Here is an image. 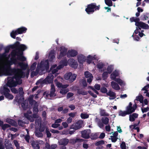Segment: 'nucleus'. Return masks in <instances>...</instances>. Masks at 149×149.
Wrapping results in <instances>:
<instances>
[{"label": "nucleus", "mask_w": 149, "mask_h": 149, "mask_svg": "<svg viewBox=\"0 0 149 149\" xmlns=\"http://www.w3.org/2000/svg\"><path fill=\"white\" fill-rule=\"evenodd\" d=\"M77 93L79 94H81L83 95H86L88 94V92L86 91H83L80 89H78L77 90Z\"/></svg>", "instance_id": "obj_38"}, {"label": "nucleus", "mask_w": 149, "mask_h": 149, "mask_svg": "<svg viewBox=\"0 0 149 149\" xmlns=\"http://www.w3.org/2000/svg\"><path fill=\"white\" fill-rule=\"evenodd\" d=\"M27 29L25 27L22 26L17 29L15 30H13L10 33V36L14 39L16 38V35L19 34H21L26 33Z\"/></svg>", "instance_id": "obj_5"}, {"label": "nucleus", "mask_w": 149, "mask_h": 149, "mask_svg": "<svg viewBox=\"0 0 149 149\" xmlns=\"http://www.w3.org/2000/svg\"><path fill=\"white\" fill-rule=\"evenodd\" d=\"M72 73L69 72L68 73H66L65 75V79L66 80H70L71 76Z\"/></svg>", "instance_id": "obj_40"}, {"label": "nucleus", "mask_w": 149, "mask_h": 149, "mask_svg": "<svg viewBox=\"0 0 149 149\" xmlns=\"http://www.w3.org/2000/svg\"><path fill=\"white\" fill-rule=\"evenodd\" d=\"M24 139L27 143H29L30 137L28 134H26L25 136Z\"/></svg>", "instance_id": "obj_55"}, {"label": "nucleus", "mask_w": 149, "mask_h": 149, "mask_svg": "<svg viewBox=\"0 0 149 149\" xmlns=\"http://www.w3.org/2000/svg\"><path fill=\"white\" fill-rule=\"evenodd\" d=\"M49 67V63L48 59L41 62L40 68L41 70H44L48 68Z\"/></svg>", "instance_id": "obj_12"}, {"label": "nucleus", "mask_w": 149, "mask_h": 149, "mask_svg": "<svg viewBox=\"0 0 149 149\" xmlns=\"http://www.w3.org/2000/svg\"><path fill=\"white\" fill-rule=\"evenodd\" d=\"M56 91L55 86L54 85H51V88L50 92L46 93L45 92V95L48 98V97L49 96L50 97H55L56 96L55 94V92Z\"/></svg>", "instance_id": "obj_13"}, {"label": "nucleus", "mask_w": 149, "mask_h": 149, "mask_svg": "<svg viewBox=\"0 0 149 149\" xmlns=\"http://www.w3.org/2000/svg\"><path fill=\"white\" fill-rule=\"evenodd\" d=\"M37 64V63L35 62L33 63L31 65L30 69L31 70H34L36 68V66Z\"/></svg>", "instance_id": "obj_52"}, {"label": "nucleus", "mask_w": 149, "mask_h": 149, "mask_svg": "<svg viewBox=\"0 0 149 149\" xmlns=\"http://www.w3.org/2000/svg\"><path fill=\"white\" fill-rule=\"evenodd\" d=\"M111 141L113 142H116L118 139L117 137L113 136H111Z\"/></svg>", "instance_id": "obj_63"}, {"label": "nucleus", "mask_w": 149, "mask_h": 149, "mask_svg": "<svg viewBox=\"0 0 149 149\" xmlns=\"http://www.w3.org/2000/svg\"><path fill=\"white\" fill-rule=\"evenodd\" d=\"M22 107L24 110H26L27 108L28 105L24 102H22Z\"/></svg>", "instance_id": "obj_48"}, {"label": "nucleus", "mask_w": 149, "mask_h": 149, "mask_svg": "<svg viewBox=\"0 0 149 149\" xmlns=\"http://www.w3.org/2000/svg\"><path fill=\"white\" fill-rule=\"evenodd\" d=\"M11 92L13 93H14L15 94H17V93H18V91L17 90V89L15 88H11Z\"/></svg>", "instance_id": "obj_56"}, {"label": "nucleus", "mask_w": 149, "mask_h": 149, "mask_svg": "<svg viewBox=\"0 0 149 149\" xmlns=\"http://www.w3.org/2000/svg\"><path fill=\"white\" fill-rule=\"evenodd\" d=\"M61 145L66 146L68 143L69 140L68 139H64L61 140Z\"/></svg>", "instance_id": "obj_30"}, {"label": "nucleus", "mask_w": 149, "mask_h": 149, "mask_svg": "<svg viewBox=\"0 0 149 149\" xmlns=\"http://www.w3.org/2000/svg\"><path fill=\"white\" fill-rule=\"evenodd\" d=\"M108 72L106 71L104 72L103 73L102 76L103 78L104 79H106L107 78L108 75Z\"/></svg>", "instance_id": "obj_47"}, {"label": "nucleus", "mask_w": 149, "mask_h": 149, "mask_svg": "<svg viewBox=\"0 0 149 149\" xmlns=\"http://www.w3.org/2000/svg\"><path fill=\"white\" fill-rule=\"evenodd\" d=\"M105 4L109 6H112V2L111 0H105Z\"/></svg>", "instance_id": "obj_42"}, {"label": "nucleus", "mask_w": 149, "mask_h": 149, "mask_svg": "<svg viewBox=\"0 0 149 149\" xmlns=\"http://www.w3.org/2000/svg\"><path fill=\"white\" fill-rule=\"evenodd\" d=\"M132 37L133 38H134V39L135 40L137 41H139L140 39L139 36L136 35H134V33L132 36Z\"/></svg>", "instance_id": "obj_57"}, {"label": "nucleus", "mask_w": 149, "mask_h": 149, "mask_svg": "<svg viewBox=\"0 0 149 149\" xmlns=\"http://www.w3.org/2000/svg\"><path fill=\"white\" fill-rule=\"evenodd\" d=\"M68 89H61L60 91V93L63 95L65 94L68 91Z\"/></svg>", "instance_id": "obj_49"}, {"label": "nucleus", "mask_w": 149, "mask_h": 149, "mask_svg": "<svg viewBox=\"0 0 149 149\" xmlns=\"http://www.w3.org/2000/svg\"><path fill=\"white\" fill-rule=\"evenodd\" d=\"M68 63L71 67L74 69L77 68L78 66L77 61L73 58H70L68 60Z\"/></svg>", "instance_id": "obj_14"}, {"label": "nucleus", "mask_w": 149, "mask_h": 149, "mask_svg": "<svg viewBox=\"0 0 149 149\" xmlns=\"http://www.w3.org/2000/svg\"><path fill=\"white\" fill-rule=\"evenodd\" d=\"M60 64L58 66L59 69L63 68L64 66H66L68 65V61L67 59L65 58L63 60H61L60 62Z\"/></svg>", "instance_id": "obj_16"}, {"label": "nucleus", "mask_w": 149, "mask_h": 149, "mask_svg": "<svg viewBox=\"0 0 149 149\" xmlns=\"http://www.w3.org/2000/svg\"><path fill=\"white\" fill-rule=\"evenodd\" d=\"M35 135L38 137H42L43 136V134L40 132H36Z\"/></svg>", "instance_id": "obj_45"}, {"label": "nucleus", "mask_w": 149, "mask_h": 149, "mask_svg": "<svg viewBox=\"0 0 149 149\" xmlns=\"http://www.w3.org/2000/svg\"><path fill=\"white\" fill-rule=\"evenodd\" d=\"M84 74L85 77L87 78L90 77L91 76H92V75L91 73L87 71L85 72Z\"/></svg>", "instance_id": "obj_51"}, {"label": "nucleus", "mask_w": 149, "mask_h": 149, "mask_svg": "<svg viewBox=\"0 0 149 149\" xmlns=\"http://www.w3.org/2000/svg\"><path fill=\"white\" fill-rule=\"evenodd\" d=\"M95 58L90 55L87 56V58L86 60V62L88 64H90L92 61L95 59Z\"/></svg>", "instance_id": "obj_26"}, {"label": "nucleus", "mask_w": 149, "mask_h": 149, "mask_svg": "<svg viewBox=\"0 0 149 149\" xmlns=\"http://www.w3.org/2000/svg\"><path fill=\"white\" fill-rule=\"evenodd\" d=\"M140 19L139 18L135 17V25L137 27L139 25V23L142 22L141 21H140Z\"/></svg>", "instance_id": "obj_46"}, {"label": "nucleus", "mask_w": 149, "mask_h": 149, "mask_svg": "<svg viewBox=\"0 0 149 149\" xmlns=\"http://www.w3.org/2000/svg\"><path fill=\"white\" fill-rule=\"evenodd\" d=\"M113 69V65H110L108 66L107 68V72H108V73L111 74L112 72Z\"/></svg>", "instance_id": "obj_34"}, {"label": "nucleus", "mask_w": 149, "mask_h": 149, "mask_svg": "<svg viewBox=\"0 0 149 149\" xmlns=\"http://www.w3.org/2000/svg\"><path fill=\"white\" fill-rule=\"evenodd\" d=\"M104 66V64L102 63H99L97 64V67L99 69L103 68Z\"/></svg>", "instance_id": "obj_59"}, {"label": "nucleus", "mask_w": 149, "mask_h": 149, "mask_svg": "<svg viewBox=\"0 0 149 149\" xmlns=\"http://www.w3.org/2000/svg\"><path fill=\"white\" fill-rule=\"evenodd\" d=\"M81 82L83 85L84 87H86L87 86V84L85 79H83L81 80Z\"/></svg>", "instance_id": "obj_60"}, {"label": "nucleus", "mask_w": 149, "mask_h": 149, "mask_svg": "<svg viewBox=\"0 0 149 149\" xmlns=\"http://www.w3.org/2000/svg\"><path fill=\"white\" fill-rule=\"evenodd\" d=\"M83 121L81 120H79L76 123H74L70 127L71 129H73L75 130H77L82 127Z\"/></svg>", "instance_id": "obj_10"}, {"label": "nucleus", "mask_w": 149, "mask_h": 149, "mask_svg": "<svg viewBox=\"0 0 149 149\" xmlns=\"http://www.w3.org/2000/svg\"><path fill=\"white\" fill-rule=\"evenodd\" d=\"M90 138L92 140L96 139L98 138V135L96 133L93 134L91 133L90 134Z\"/></svg>", "instance_id": "obj_33"}, {"label": "nucleus", "mask_w": 149, "mask_h": 149, "mask_svg": "<svg viewBox=\"0 0 149 149\" xmlns=\"http://www.w3.org/2000/svg\"><path fill=\"white\" fill-rule=\"evenodd\" d=\"M139 25L138 27H140L141 28L145 29H149V26L147 24L142 22L139 23Z\"/></svg>", "instance_id": "obj_21"}, {"label": "nucleus", "mask_w": 149, "mask_h": 149, "mask_svg": "<svg viewBox=\"0 0 149 149\" xmlns=\"http://www.w3.org/2000/svg\"><path fill=\"white\" fill-rule=\"evenodd\" d=\"M10 92V90L8 88L4 87L3 90L1 91L0 93L3 94L6 98L12 100L13 99L14 97L12 94L9 93Z\"/></svg>", "instance_id": "obj_8"}, {"label": "nucleus", "mask_w": 149, "mask_h": 149, "mask_svg": "<svg viewBox=\"0 0 149 149\" xmlns=\"http://www.w3.org/2000/svg\"><path fill=\"white\" fill-rule=\"evenodd\" d=\"M61 69H59V68L58 67V66H57L56 68L52 70V72L53 74H54L57 72L59 70H60Z\"/></svg>", "instance_id": "obj_58"}, {"label": "nucleus", "mask_w": 149, "mask_h": 149, "mask_svg": "<svg viewBox=\"0 0 149 149\" xmlns=\"http://www.w3.org/2000/svg\"><path fill=\"white\" fill-rule=\"evenodd\" d=\"M100 115L102 116H109V114L105 112V111L104 109H101L100 112Z\"/></svg>", "instance_id": "obj_31"}, {"label": "nucleus", "mask_w": 149, "mask_h": 149, "mask_svg": "<svg viewBox=\"0 0 149 149\" xmlns=\"http://www.w3.org/2000/svg\"><path fill=\"white\" fill-rule=\"evenodd\" d=\"M21 69L22 71V70H25L27 68L28 65L27 64L24 63L23 62H19L17 63Z\"/></svg>", "instance_id": "obj_17"}, {"label": "nucleus", "mask_w": 149, "mask_h": 149, "mask_svg": "<svg viewBox=\"0 0 149 149\" xmlns=\"http://www.w3.org/2000/svg\"><path fill=\"white\" fill-rule=\"evenodd\" d=\"M78 52L74 49L69 50L67 53V57L68 58L74 57L75 56L78 54Z\"/></svg>", "instance_id": "obj_15"}, {"label": "nucleus", "mask_w": 149, "mask_h": 149, "mask_svg": "<svg viewBox=\"0 0 149 149\" xmlns=\"http://www.w3.org/2000/svg\"><path fill=\"white\" fill-rule=\"evenodd\" d=\"M120 147L122 149H126V144L125 142H122L120 144Z\"/></svg>", "instance_id": "obj_62"}, {"label": "nucleus", "mask_w": 149, "mask_h": 149, "mask_svg": "<svg viewBox=\"0 0 149 149\" xmlns=\"http://www.w3.org/2000/svg\"><path fill=\"white\" fill-rule=\"evenodd\" d=\"M13 142L15 145L16 147L17 148L19 149V145L17 141L16 140H15L13 141Z\"/></svg>", "instance_id": "obj_54"}, {"label": "nucleus", "mask_w": 149, "mask_h": 149, "mask_svg": "<svg viewBox=\"0 0 149 149\" xmlns=\"http://www.w3.org/2000/svg\"><path fill=\"white\" fill-rule=\"evenodd\" d=\"M33 113H38V106L35 105L33 107Z\"/></svg>", "instance_id": "obj_39"}, {"label": "nucleus", "mask_w": 149, "mask_h": 149, "mask_svg": "<svg viewBox=\"0 0 149 149\" xmlns=\"http://www.w3.org/2000/svg\"><path fill=\"white\" fill-rule=\"evenodd\" d=\"M53 78L54 76L52 74H49L44 79H40L38 80L36 83V84L38 85L39 84H47L51 83L53 82Z\"/></svg>", "instance_id": "obj_6"}, {"label": "nucleus", "mask_w": 149, "mask_h": 149, "mask_svg": "<svg viewBox=\"0 0 149 149\" xmlns=\"http://www.w3.org/2000/svg\"><path fill=\"white\" fill-rule=\"evenodd\" d=\"M84 140L82 139L76 138L75 139H73L72 140V142L73 144H75L76 143H80L84 141Z\"/></svg>", "instance_id": "obj_27"}, {"label": "nucleus", "mask_w": 149, "mask_h": 149, "mask_svg": "<svg viewBox=\"0 0 149 149\" xmlns=\"http://www.w3.org/2000/svg\"><path fill=\"white\" fill-rule=\"evenodd\" d=\"M106 94L107 95L109 96L110 97H114L113 98H109L110 100H113L115 98L116 95L115 93L111 91H109L108 92H107Z\"/></svg>", "instance_id": "obj_25"}, {"label": "nucleus", "mask_w": 149, "mask_h": 149, "mask_svg": "<svg viewBox=\"0 0 149 149\" xmlns=\"http://www.w3.org/2000/svg\"><path fill=\"white\" fill-rule=\"evenodd\" d=\"M100 92L103 93H107V90L104 87H102L100 89Z\"/></svg>", "instance_id": "obj_43"}, {"label": "nucleus", "mask_w": 149, "mask_h": 149, "mask_svg": "<svg viewBox=\"0 0 149 149\" xmlns=\"http://www.w3.org/2000/svg\"><path fill=\"white\" fill-rule=\"evenodd\" d=\"M138 114L136 113H133L132 114H130L129 116V120L131 122L135 120V118L138 117Z\"/></svg>", "instance_id": "obj_23"}, {"label": "nucleus", "mask_w": 149, "mask_h": 149, "mask_svg": "<svg viewBox=\"0 0 149 149\" xmlns=\"http://www.w3.org/2000/svg\"><path fill=\"white\" fill-rule=\"evenodd\" d=\"M10 48L15 49L14 50H16L17 52H23L27 49V47L24 45L20 44L18 41H16L14 44L10 45L7 46L5 48V53L3 54L4 55L5 54L8 53L9 52Z\"/></svg>", "instance_id": "obj_3"}, {"label": "nucleus", "mask_w": 149, "mask_h": 149, "mask_svg": "<svg viewBox=\"0 0 149 149\" xmlns=\"http://www.w3.org/2000/svg\"><path fill=\"white\" fill-rule=\"evenodd\" d=\"M100 5L96 6L95 3H91L87 6V7L85 9V11L88 14H90L94 13L95 11L99 10L100 9Z\"/></svg>", "instance_id": "obj_4"}, {"label": "nucleus", "mask_w": 149, "mask_h": 149, "mask_svg": "<svg viewBox=\"0 0 149 149\" xmlns=\"http://www.w3.org/2000/svg\"><path fill=\"white\" fill-rule=\"evenodd\" d=\"M60 52L58 55L57 57L58 59H61L62 57L65 56L67 54V49L64 47H60Z\"/></svg>", "instance_id": "obj_11"}, {"label": "nucleus", "mask_w": 149, "mask_h": 149, "mask_svg": "<svg viewBox=\"0 0 149 149\" xmlns=\"http://www.w3.org/2000/svg\"><path fill=\"white\" fill-rule=\"evenodd\" d=\"M115 81L117 82L121 86L123 84L122 80L120 78H117Z\"/></svg>", "instance_id": "obj_53"}, {"label": "nucleus", "mask_w": 149, "mask_h": 149, "mask_svg": "<svg viewBox=\"0 0 149 149\" xmlns=\"http://www.w3.org/2000/svg\"><path fill=\"white\" fill-rule=\"evenodd\" d=\"M10 127V126L9 125L7 124H4V123L1 126L2 129L4 131L6 129L9 128Z\"/></svg>", "instance_id": "obj_37"}, {"label": "nucleus", "mask_w": 149, "mask_h": 149, "mask_svg": "<svg viewBox=\"0 0 149 149\" xmlns=\"http://www.w3.org/2000/svg\"><path fill=\"white\" fill-rule=\"evenodd\" d=\"M18 92H19V94L21 95H23L24 93L23 91V88L22 87H20L19 89Z\"/></svg>", "instance_id": "obj_61"}, {"label": "nucleus", "mask_w": 149, "mask_h": 149, "mask_svg": "<svg viewBox=\"0 0 149 149\" xmlns=\"http://www.w3.org/2000/svg\"><path fill=\"white\" fill-rule=\"evenodd\" d=\"M133 105V107H127L126 111L129 114L132 113L134 112L135 110L137 108V106L136 104H135V107Z\"/></svg>", "instance_id": "obj_18"}, {"label": "nucleus", "mask_w": 149, "mask_h": 149, "mask_svg": "<svg viewBox=\"0 0 149 149\" xmlns=\"http://www.w3.org/2000/svg\"><path fill=\"white\" fill-rule=\"evenodd\" d=\"M77 77V75L75 74H71V77L70 79V82H73L74 81L76 78Z\"/></svg>", "instance_id": "obj_36"}, {"label": "nucleus", "mask_w": 149, "mask_h": 149, "mask_svg": "<svg viewBox=\"0 0 149 149\" xmlns=\"http://www.w3.org/2000/svg\"><path fill=\"white\" fill-rule=\"evenodd\" d=\"M80 116L81 118L85 119L88 118L89 116L86 113H81V114Z\"/></svg>", "instance_id": "obj_41"}, {"label": "nucleus", "mask_w": 149, "mask_h": 149, "mask_svg": "<svg viewBox=\"0 0 149 149\" xmlns=\"http://www.w3.org/2000/svg\"><path fill=\"white\" fill-rule=\"evenodd\" d=\"M6 122L12 126H15L17 124L15 121L12 119H9L6 120Z\"/></svg>", "instance_id": "obj_29"}, {"label": "nucleus", "mask_w": 149, "mask_h": 149, "mask_svg": "<svg viewBox=\"0 0 149 149\" xmlns=\"http://www.w3.org/2000/svg\"><path fill=\"white\" fill-rule=\"evenodd\" d=\"M149 110V108L148 107H147L146 108H141L142 112L143 113L148 111Z\"/></svg>", "instance_id": "obj_64"}, {"label": "nucleus", "mask_w": 149, "mask_h": 149, "mask_svg": "<svg viewBox=\"0 0 149 149\" xmlns=\"http://www.w3.org/2000/svg\"><path fill=\"white\" fill-rule=\"evenodd\" d=\"M18 123L19 126L22 127L26 123L22 120H18Z\"/></svg>", "instance_id": "obj_50"}, {"label": "nucleus", "mask_w": 149, "mask_h": 149, "mask_svg": "<svg viewBox=\"0 0 149 149\" xmlns=\"http://www.w3.org/2000/svg\"><path fill=\"white\" fill-rule=\"evenodd\" d=\"M91 130L90 129H86L81 132V136L84 139H88L90 138Z\"/></svg>", "instance_id": "obj_9"}, {"label": "nucleus", "mask_w": 149, "mask_h": 149, "mask_svg": "<svg viewBox=\"0 0 149 149\" xmlns=\"http://www.w3.org/2000/svg\"><path fill=\"white\" fill-rule=\"evenodd\" d=\"M139 25L138 27H140L141 28L145 29H149V26L147 24L142 22L139 23Z\"/></svg>", "instance_id": "obj_22"}, {"label": "nucleus", "mask_w": 149, "mask_h": 149, "mask_svg": "<svg viewBox=\"0 0 149 149\" xmlns=\"http://www.w3.org/2000/svg\"><path fill=\"white\" fill-rule=\"evenodd\" d=\"M141 18L142 20H145L149 18V13L144 14L141 16Z\"/></svg>", "instance_id": "obj_28"}, {"label": "nucleus", "mask_w": 149, "mask_h": 149, "mask_svg": "<svg viewBox=\"0 0 149 149\" xmlns=\"http://www.w3.org/2000/svg\"><path fill=\"white\" fill-rule=\"evenodd\" d=\"M78 61L80 63H83L86 60L85 57L82 54H80L77 56Z\"/></svg>", "instance_id": "obj_19"}, {"label": "nucleus", "mask_w": 149, "mask_h": 149, "mask_svg": "<svg viewBox=\"0 0 149 149\" xmlns=\"http://www.w3.org/2000/svg\"><path fill=\"white\" fill-rule=\"evenodd\" d=\"M31 145L34 149H40L39 143L37 141H33L31 143Z\"/></svg>", "instance_id": "obj_20"}, {"label": "nucleus", "mask_w": 149, "mask_h": 149, "mask_svg": "<svg viewBox=\"0 0 149 149\" xmlns=\"http://www.w3.org/2000/svg\"><path fill=\"white\" fill-rule=\"evenodd\" d=\"M129 114L127 111H123L120 110L119 112V115L122 116H125L126 115Z\"/></svg>", "instance_id": "obj_35"}, {"label": "nucleus", "mask_w": 149, "mask_h": 149, "mask_svg": "<svg viewBox=\"0 0 149 149\" xmlns=\"http://www.w3.org/2000/svg\"><path fill=\"white\" fill-rule=\"evenodd\" d=\"M109 118L106 117H102L101 120L98 119L97 121V124L98 126L100 128L104 126V125H107L109 123Z\"/></svg>", "instance_id": "obj_7"}, {"label": "nucleus", "mask_w": 149, "mask_h": 149, "mask_svg": "<svg viewBox=\"0 0 149 149\" xmlns=\"http://www.w3.org/2000/svg\"><path fill=\"white\" fill-rule=\"evenodd\" d=\"M104 141L102 140L97 142L95 144L96 146H98L104 144Z\"/></svg>", "instance_id": "obj_44"}, {"label": "nucleus", "mask_w": 149, "mask_h": 149, "mask_svg": "<svg viewBox=\"0 0 149 149\" xmlns=\"http://www.w3.org/2000/svg\"><path fill=\"white\" fill-rule=\"evenodd\" d=\"M10 76L14 75V76L9 79L7 83V86L10 88L15 87L18 85L22 84V80L21 78H24L25 76V73L23 72L22 74L19 72L16 73H12Z\"/></svg>", "instance_id": "obj_2"}, {"label": "nucleus", "mask_w": 149, "mask_h": 149, "mask_svg": "<svg viewBox=\"0 0 149 149\" xmlns=\"http://www.w3.org/2000/svg\"><path fill=\"white\" fill-rule=\"evenodd\" d=\"M136 100L139 101L141 103H143V97L142 95H139L136 97Z\"/></svg>", "instance_id": "obj_32"}, {"label": "nucleus", "mask_w": 149, "mask_h": 149, "mask_svg": "<svg viewBox=\"0 0 149 149\" xmlns=\"http://www.w3.org/2000/svg\"><path fill=\"white\" fill-rule=\"evenodd\" d=\"M23 52L13 50L11 53V57L10 61H8L0 68V75L2 74H5L7 75H12V73H16L17 72L21 74L23 73L24 72L21 69L18 68H11V66L13 64H17V60L21 61H26V58L23 55Z\"/></svg>", "instance_id": "obj_1"}, {"label": "nucleus", "mask_w": 149, "mask_h": 149, "mask_svg": "<svg viewBox=\"0 0 149 149\" xmlns=\"http://www.w3.org/2000/svg\"><path fill=\"white\" fill-rule=\"evenodd\" d=\"M111 84L112 87L115 90H119L120 88L118 85L115 82L112 81L111 82Z\"/></svg>", "instance_id": "obj_24"}]
</instances>
